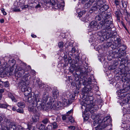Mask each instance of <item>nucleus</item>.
<instances>
[{
    "mask_svg": "<svg viewBox=\"0 0 130 130\" xmlns=\"http://www.w3.org/2000/svg\"><path fill=\"white\" fill-rule=\"evenodd\" d=\"M9 105L7 104H4L0 103V108H6Z\"/></svg>",
    "mask_w": 130,
    "mask_h": 130,
    "instance_id": "nucleus-34",
    "label": "nucleus"
},
{
    "mask_svg": "<svg viewBox=\"0 0 130 130\" xmlns=\"http://www.w3.org/2000/svg\"><path fill=\"white\" fill-rule=\"evenodd\" d=\"M121 39L120 38L117 39V42L118 44V46L120 47L121 46Z\"/></svg>",
    "mask_w": 130,
    "mask_h": 130,
    "instance_id": "nucleus-37",
    "label": "nucleus"
},
{
    "mask_svg": "<svg viewBox=\"0 0 130 130\" xmlns=\"http://www.w3.org/2000/svg\"><path fill=\"white\" fill-rule=\"evenodd\" d=\"M73 111L72 110H71L70 111H68V112H67V116H68V115L70 113H71L72 111Z\"/></svg>",
    "mask_w": 130,
    "mask_h": 130,
    "instance_id": "nucleus-56",
    "label": "nucleus"
},
{
    "mask_svg": "<svg viewBox=\"0 0 130 130\" xmlns=\"http://www.w3.org/2000/svg\"><path fill=\"white\" fill-rule=\"evenodd\" d=\"M87 98L81 103V105L82 106H84L86 107L89 104L92 102V100H93V98L91 95H87Z\"/></svg>",
    "mask_w": 130,
    "mask_h": 130,
    "instance_id": "nucleus-5",
    "label": "nucleus"
},
{
    "mask_svg": "<svg viewBox=\"0 0 130 130\" xmlns=\"http://www.w3.org/2000/svg\"><path fill=\"white\" fill-rule=\"evenodd\" d=\"M69 120L71 122L73 123L74 122V120L72 117H70L69 118Z\"/></svg>",
    "mask_w": 130,
    "mask_h": 130,
    "instance_id": "nucleus-46",
    "label": "nucleus"
},
{
    "mask_svg": "<svg viewBox=\"0 0 130 130\" xmlns=\"http://www.w3.org/2000/svg\"><path fill=\"white\" fill-rule=\"evenodd\" d=\"M68 128L72 130H74L75 129V127L74 126H71L68 127Z\"/></svg>",
    "mask_w": 130,
    "mask_h": 130,
    "instance_id": "nucleus-48",
    "label": "nucleus"
},
{
    "mask_svg": "<svg viewBox=\"0 0 130 130\" xmlns=\"http://www.w3.org/2000/svg\"><path fill=\"white\" fill-rule=\"evenodd\" d=\"M25 72L28 73L25 71L24 69L22 67L19 68L15 70V75L18 78L21 77Z\"/></svg>",
    "mask_w": 130,
    "mask_h": 130,
    "instance_id": "nucleus-6",
    "label": "nucleus"
},
{
    "mask_svg": "<svg viewBox=\"0 0 130 130\" xmlns=\"http://www.w3.org/2000/svg\"><path fill=\"white\" fill-rule=\"evenodd\" d=\"M79 59L78 57H76L75 58V60L76 62V64L77 63V62L79 61Z\"/></svg>",
    "mask_w": 130,
    "mask_h": 130,
    "instance_id": "nucleus-50",
    "label": "nucleus"
},
{
    "mask_svg": "<svg viewBox=\"0 0 130 130\" xmlns=\"http://www.w3.org/2000/svg\"><path fill=\"white\" fill-rule=\"evenodd\" d=\"M26 74L23 77V80L25 82H27L28 85L29 83L28 81L30 79V76L28 72L26 73Z\"/></svg>",
    "mask_w": 130,
    "mask_h": 130,
    "instance_id": "nucleus-12",
    "label": "nucleus"
},
{
    "mask_svg": "<svg viewBox=\"0 0 130 130\" xmlns=\"http://www.w3.org/2000/svg\"><path fill=\"white\" fill-rule=\"evenodd\" d=\"M4 82L0 80V85L1 86H3L4 84Z\"/></svg>",
    "mask_w": 130,
    "mask_h": 130,
    "instance_id": "nucleus-54",
    "label": "nucleus"
},
{
    "mask_svg": "<svg viewBox=\"0 0 130 130\" xmlns=\"http://www.w3.org/2000/svg\"><path fill=\"white\" fill-rule=\"evenodd\" d=\"M41 104L43 105L44 107V108L43 109L42 108V109L46 110L48 109H51V110L54 109L53 103L51 102H48L45 105V103L41 102Z\"/></svg>",
    "mask_w": 130,
    "mask_h": 130,
    "instance_id": "nucleus-8",
    "label": "nucleus"
},
{
    "mask_svg": "<svg viewBox=\"0 0 130 130\" xmlns=\"http://www.w3.org/2000/svg\"><path fill=\"white\" fill-rule=\"evenodd\" d=\"M4 86L5 87H8L9 86V83L8 81H6L4 82Z\"/></svg>",
    "mask_w": 130,
    "mask_h": 130,
    "instance_id": "nucleus-45",
    "label": "nucleus"
},
{
    "mask_svg": "<svg viewBox=\"0 0 130 130\" xmlns=\"http://www.w3.org/2000/svg\"><path fill=\"white\" fill-rule=\"evenodd\" d=\"M125 77L127 79H126V80H130V74L127 73L125 76Z\"/></svg>",
    "mask_w": 130,
    "mask_h": 130,
    "instance_id": "nucleus-39",
    "label": "nucleus"
},
{
    "mask_svg": "<svg viewBox=\"0 0 130 130\" xmlns=\"http://www.w3.org/2000/svg\"><path fill=\"white\" fill-rule=\"evenodd\" d=\"M93 0H91V1H89L88 3H86L85 5V9L90 7L91 6V4H93Z\"/></svg>",
    "mask_w": 130,
    "mask_h": 130,
    "instance_id": "nucleus-16",
    "label": "nucleus"
},
{
    "mask_svg": "<svg viewBox=\"0 0 130 130\" xmlns=\"http://www.w3.org/2000/svg\"><path fill=\"white\" fill-rule=\"evenodd\" d=\"M119 92L120 93L121 96L122 97L126 96V98L123 100V103L130 104V86L120 89L119 91Z\"/></svg>",
    "mask_w": 130,
    "mask_h": 130,
    "instance_id": "nucleus-3",
    "label": "nucleus"
},
{
    "mask_svg": "<svg viewBox=\"0 0 130 130\" xmlns=\"http://www.w3.org/2000/svg\"><path fill=\"white\" fill-rule=\"evenodd\" d=\"M0 22L2 23H3L4 22V20L3 19H1L0 20Z\"/></svg>",
    "mask_w": 130,
    "mask_h": 130,
    "instance_id": "nucleus-61",
    "label": "nucleus"
},
{
    "mask_svg": "<svg viewBox=\"0 0 130 130\" xmlns=\"http://www.w3.org/2000/svg\"><path fill=\"white\" fill-rule=\"evenodd\" d=\"M109 8V7L108 5H102L101 7V8L100 9H101L102 10L104 11L106 10Z\"/></svg>",
    "mask_w": 130,
    "mask_h": 130,
    "instance_id": "nucleus-26",
    "label": "nucleus"
},
{
    "mask_svg": "<svg viewBox=\"0 0 130 130\" xmlns=\"http://www.w3.org/2000/svg\"><path fill=\"white\" fill-rule=\"evenodd\" d=\"M93 4H94L99 8L100 7H101L102 6L103 2L102 0H98L96 2H95L94 0H93Z\"/></svg>",
    "mask_w": 130,
    "mask_h": 130,
    "instance_id": "nucleus-13",
    "label": "nucleus"
},
{
    "mask_svg": "<svg viewBox=\"0 0 130 130\" xmlns=\"http://www.w3.org/2000/svg\"><path fill=\"white\" fill-rule=\"evenodd\" d=\"M26 98L27 99V101L30 103L32 101L34 98V97L32 96L31 94H29L26 97Z\"/></svg>",
    "mask_w": 130,
    "mask_h": 130,
    "instance_id": "nucleus-17",
    "label": "nucleus"
},
{
    "mask_svg": "<svg viewBox=\"0 0 130 130\" xmlns=\"http://www.w3.org/2000/svg\"><path fill=\"white\" fill-rule=\"evenodd\" d=\"M114 55L113 56V55L112 56L115 58H117L118 57V53H114V54H113V55Z\"/></svg>",
    "mask_w": 130,
    "mask_h": 130,
    "instance_id": "nucleus-47",
    "label": "nucleus"
},
{
    "mask_svg": "<svg viewBox=\"0 0 130 130\" xmlns=\"http://www.w3.org/2000/svg\"><path fill=\"white\" fill-rule=\"evenodd\" d=\"M114 2L117 6L119 4V2L117 0H115Z\"/></svg>",
    "mask_w": 130,
    "mask_h": 130,
    "instance_id": "nucleus-49",
    "label": "nucleus"
},
{
    "mask_svg": "<svg viewBox=\"0 0 130 130\" xmlns=\"http://www.w3.org/2000/svg\"><path fill=\"white\" fill-rule=\"evenodd\" d=\"M19 129L18 127L16 126L14 122L10 123L9 126L5 128L6 130H19Z\"/></svg>",
    "mask_w": 130,
    "mask_h": 130,
    "instance_id": "nucleus-9",
    "label": "nucleus"
},
{
    "mask_svg": "<svg viewBox=\"0 0 130 130\" xmlns=\"http://www.w3.org/2000/svg\"><path fill=\"white\" fill-rule=\"evenodd\" d=\"M74 99V98L72 95H70L69 99H68V100L69 103H72Z\"/></svg>",
    "mask_w": 130,
    "mask_h": 130,
    "instance_id": "nucleus-28",
    "label": "nucleus"
},
{
    "mask_svg": "<svg viewBox=\"0 0 130 130\" xmlns=\"http://www.w3.org/2000/svg\"><path fill=\"white\" fill-rule=\"evenodd\" d=\"M94 105L92 104L91 102V103L89 104L86 107L91 109L94 108Z\"/></svg>",
    "mask_w": 130,
    "mask_h": 130,
    "instance_id": "nucleus-35",
    "label": "nucleus"
},
{
    "mask_svg": "<svg viewBox=\"0 0 130 130\" xmlns=\"http://www.w3.org/2000/svg\"><path fill=\"white\" fill-rule=\"evenodd\" d=\"M13 11L14 12H19L20 11V9H19L14 8L13 9Z\"/></svg>",
    "mask_w": 130,
    "mask_h": 130,
    "instance_id": "nucleus-51",
    "label": "nucleus"
},
{
    "mask_svg": "<svg viewBox=\"0 0 130 130\" xmlns=\"http://www.w3.org/2000/svg\"><path fill=\"white\" fill-rule=\"evenodd\" d=\"M53 7H54L56 9H58L60 8V5H58L57 3H56L54 5Z\"/></svg>",
    "mask_w": 130,
    "mask_h": 130,
    "instance_id": "nucleus-33",
    "label": "nucleus"
},
{
    "mask_svg": "<svg viewBox=\"0 0 130 130\" xmlns=\"http://www.w3.org/2000/svg\"><path fill=\"white\" fill-rule=\"evenodd\" d=\"M63 104L65 105H67L68 104V101L66 99H64L63 100Z\"/></svg>",
    "mask_w": 130,
    "mask_h": 130,
    "instance_id": "nucleus-43",
    "label": "nucleus"
},
{
    "mask_svg": "<svg viewBox=\"0 0 130 130\" xmlns=\"http://www.w3.org/2000/svg\"><path fill=\"white\" fill-rule=\"evenodd\" d=\"M48 95V93L47 92L43 93L42 96V99L44 101L43 103H45L47 101L49 98Z\"/></svg>",
    "mask_w": 130,
    "mask_h": 130,
    "instance_id": "nucleus-14",
    "label": "nucleus"
},
{
    "mask_svg": "<svg viewBox=\"0 0 130 130\" xmlns=\"http://www.w3.org/2000/svg\"><path fill=\"white\" fill-rule=\"evenodd\" d=\"M63 43L62 42H60L59 43L58 46L60 48H62L63 46Z\"/></svg>",
    "mask_w": 130,
    "mask_h": 130,
    "instance_id": "nucleus-38",
    "label": "nucleus"
},
{
    "mask_svg": "<svg viewBox=\"0 0 130 130\" xmlns=\"http://www.w3.org/2000/svg\"><path fill=\"white\" fill-rule=\"evenodd\" d=\"M4 119H5V116L3 115L0 116V123Z\"/></svg>",
    "mask_w": 130,
    "mask_h": 130,
    "instance_id": "nucleus-41",
    "label": "nucleus"
},
{
    "mask_svg": "<svg viewBox=\"0 0 130 130\" xmlns=\"http://www.w3.org/2000/svg\"><path fill=\"white\" fill-rule=\"evenodd\" d=\"M98 25L96 21H92L90 24L89 28L91 30H96L98 29H100V28H98Z\"/></svg>",
    "mask_w": 130,
    "mask_h": 130,
    "instance_id": "nucleus-10",
    "label": "nucleus"
},
{
    "mask_svg": "<svg viewBox=\"0 0 130 130\" xmlns=\"http://www.w3.org/2000/svg\"><path fill=\"white\" fill-rule=\"evenodd\" d=\"M67 117L65 115H63L62 116V119L63 120H66Z\"/></svg>",
    "mask_w": 130,
    "mask_h": 130,
    "instance_id": "nucleus-53",
    "label": "nucleus"
},
{
    "mask_svg": "<svg viewBox=\"0 0 130 130\" xmlns=\"http://www.w3.org/2000/svg\"><path fill=\"white\" fill-rule=\"evenodd\" d=\"M5 119V122L6 123H9V124H8V125H7V126H5V127L4 128V130H6L5 129V128L7 126H9V125H10V123H11V122H14L15 123H15H14V122H10L9 123V122H10V120H9V119H6V117L5 116V119ZM15 125L16 126V125H15Z\"/></svg>",
    "mask_w": 130,
    "mask_h": 130,
    "instance_id": "nucleus-30",
    "label": "nucleus"
},
{
    "mask_svg": "<svg viewBox=\"0 0 130 130\" xmlns=\"http://www.w3.org/2000/svg\"><path fill=\"white\" fill-rule=\"evenodd\" d=\"M52 125L53 126V129H55L57 128V123L56 122H54L52 123Z\"/></svg>",
    "mask_w": 130,
    "mask_h": 130,
    "instance_id": "nucleus-40",
    "label": "nucleus"
},
{
    "mask_svg": "<svg viewBox=\"0 0 130 130\" xmlns=\"http://www.w3.org/2000/svg\"><path fill=\"white\" fill-rule=\"evenodd\" d=\"M32 119L33 123L36 122L38 121L39 117L38 116L34 115L32 117Z\"/></svg>",
    "mask_w": 130,
    "mask_h": 130,
    "instance_id": "nucleus-23",
    "label": "nucleus"
},
{
    "mask_svg": "<svg viewBox=\"0 0 130 130\" xmlns=\"http://www.w3.org/2000/svg\"><path fill=\"white\" fill-rule=\"evenodd\" d=\"M18 105L19 107L23 108L25 106V104L22 102H20L18 103Z\"/></svg>",
    "mask_w": 130,
    "mask_h": 130,
    "instance_id": "nucleus-27",
    "label": "nucleus"
},
{
    "mask_svg": "<svg viewBox=\"0 0 130 130\" xmlns=\"http://www.w3.org/2000/svg\"><path fill=\"white\" fill-rule=\"evenodd\" d=\"M45 129L46 130H53L52 126L51 125H48Z\"/></svg>",
    "mask_w": 130,
    "mask_h": 130,
    "instance_id": "nucleus-31",
    "label": "nucleus"
},
{
    "mask_svg": "<svg viewBox=\"0 0 130 130\" xmlns=\"http://www.w3.org/2000/svg\"><path fill=\"white\" fill-rule=\"evenodd\" d=\"M124 61H125L123 60L121 62V64H122V65H121L119 67V68H121L120 67H121V66H123V67L124 66L125 68V71H127V73L130 74V63H128L127 64V66H125L124 65V63L123 62Z\"/></svg>",
    "mask_w": 130,
    "mask_h": 130,
    "instance_id": "nucleus-11",
    "label": "nucleus"
},
{
    "mask_svg": "<svg viewBox=\"0 0 130 130\" xmlns=\"http://www.w3.org/2000/svg\"><path fill=\"white\" fill-rule=\"evenodd\" d=\"M8 96L11 99L12 101H14V102H15L16 101V100L11 93H8Z\"/></svg>",
    "mask_w": 130,
    "mask_h": 130,
    "instance_id": "nucleus-25",
    "label": "nucleus"
},
{
    "mask_svg": "<svg viewBox=\"0 0 130 130\" xmlns=\"http://www.w3.org/2000/svg\"><path fill=\"white\" fill-rule=\"evenodd\" d=\"M120 16L117 17V20L118 21V22H120Z\"/></svg>",
    "mask_w": 130,
    "mask_h": 130,
    "instance_id": "nucleus-60",
    "label": "nucleus"
},
{
    "mask_svg": "<svg viewBox=\"0 0 130 130\" xmlns=\"http://www.w3.org/2000/svg\"><path fill=\"white\" fill-rule=\"evenodd\" d=\"M73 53H74L75 52V47H73L72 48L71 50Z\"/></svg>",
    "mask_w": 130,
    "mask_h": 130,
    "instance_id": "nucleus-52",
    "label": "nucleus"
},
{
    "mask_svg": "<svg viewBox=\"0 0 130 130\" xmlns=\"http://www.w3.org/2000/svg\"><path fill=\"white\" fill-rule=\"evenodd\" d=\"M53 105L54 109L56 107H58V106H61V102L60 101H58L57 102H53Z\"/></svg>",
    "mask_w": 130,
    "mask_h": 130,
    "instance_id": "nucleus-21",
    "label": "nucleus"
},
{
    "mask_svg": "<svg viewBox=\"0 0 130 130\" xmlns=\"http://www.w3.org/2000/svg\"><path fill=\"white\" fill-rule=\"evenodd\" d=\"M41 122L44 124L46 125L48 123H50V121L48 119L45 118L43 119Z\"/></svg>",
    "mask_w": 130,
    "mask_h": 130,
    "instance_id": "nucleus-24",
    "label": "nucleus"
},
{
    "mask_svg": "<svg viewBox=\"0 0 130 130\" xmlns=\"http://www.w3.org/2000/svg\"><path fill=\"white\" fill-rule=\"evenodd\" d=\"M46 4H50L52 6H53L56 3V2L54 0H46Z\"/></svg>",
    "mask_w": 130,
    "mask_h": 130,
    "instance_id": "nucleus-20",
    "label": "nucleus"
},
{
    "mask_svg": "<svg viewBox=\"0 0 130 130\" xmlns=\"http://www.w3.org/2000/svg\"><path fill=\"white\" fill-rule=\"evenodd\" d=\"M95 127V130H102L100 129H99V128H98V127Z\"/></svg>",
    "mask_w": 130,
    "mask_h": 130,
    "instance_id": "nucleus-64",
    "label": "nucleus"
},
{
    "mask_svg": "<svg viewBox=\"0 0 130 130\" xmlns=\"http://www.w3.org/2000/svg\"><path fill=\"white\" fill-rule=\"evenodd\" d=\"M17 111L18 112L23 113V110L22 109H18L17 110Z\"/></svg>",
    "mask_w": 130,
    "mask_h": 130,
    "instance_id": "nucleus-42",
    "label": "nucleus"
},
{
    "mask_svg": "<svg viewBox=\"0 0 130 130\" xmlns=\"http://www.w3.org/2000/svg\"><path fill=\"white\" fill-rule=\"evenodd\" d=\"M110 15L106 13H102L96 16L95 19L96 21L101 20L98 25V28H101L102 30L98 32V35L101 37L104 36L106 38L107 36L111 32V29L113 27L112 22L108 20Z\"/></svg>",
    "mask_w": 130,
    "mask_h": 130,
    "instance_id": "nucleus-1",
    "label": "nucleus"
},
{
    "mask_svg": "<svg viewBox=\"0 0 130 130\" xmlns=\"http://www.w3.org/2000/svg\"><path fill=\"white\" fill-rule=\"evenodd\" d=\"M31 37H32V38H35V37H36V35H35L33 34H32L31 35Z\"/></svg>",
    "mask_w": 130,
    "mask_h": 130,
    "instance_id": "nucleus-62",
    "label": "nucleus"
},
{
    "mask_svg": "<svg viewBox=\"0 0 130 130\" xmlns=\"http://www.w3.org/2000/svg\"><path fill=\"white\" fill-rule=\"evenodd\" d=\"M115 13L116 17L120 16L121 15V12L118 10L116 11L115 12Z\"/></svg>",
    "mask_w": 130,
    "mask_h": 130,
    "instance_id": "nucleus-36",
    "label": "nucleus"
},
{
    "mask_svg": "<svg viewBox=\"0 0 130 130\" xmlns=\"http://www.w3.org/2000/svg\"><path fill=\"white\" fill-rule=\"evenodd\" d=\"M82 3L84 4L85 3L87 2V1L86 0H82Z\"/></svg>",
    "mask_w": 130,
    "mask_h": 130,
    "instance_id": "nucleus-57",
    "label": "nucleus"
},
{
    "mask_svg": "<svg viewBox=\"0 0 130 130\" xmlns=\"http://www.w3.org/2000/svg\"><path fill=\"white\" fill-rule=\"evenodd\" d=\"M100 124L96 127H98L99 129L102 130L106 127L108 125H109L111 122V119L109 116H107L104 118L101 121V118L100 117Z\"/></svg>",
    "mask_w": 130,
    "mask_h": 130,
    "instance_id": "nucleus-4",
    "label": "nucleus"
},
{
    "mask_svg": "<svg viewBox=\"0 0 130 130\" xmlns=\"http://www.w3.org/2000/svg\"><path fill=\"white\" fill-rule=\"evenodd\" d=\"M28 7V5H25L22 8V9H24L25 8H27Z\"/></svg>",
    "mask_w": 130,
    "mask_h": 130,
    "instance_id": "nucleus-59",
    "label": "nucleus"
},
{
    "mask_svg": "<svg viewBox=\"0 0 130 130\" xmlns=\"http://www.w3.org/2000/svg\"><path fill=\"white\" fill-rule=\"evenodd\" d=\"M4 89H0V93L2 94L4 92Z\"/></svg>",
    "mask_w": 130,
    "mask_h": 130,
    "instance_id": "nucleus-55",
    "label": "nucleus"
},
{
    "mask_svg": "<svg viewBox=\"0 0 130 130\" xmlns=\"http://www.w3.org/2000/svg\"><path fill=\"white\" fill-rule=\"evenodd\" d=\"M91 118L93 120H94V121L92 125L93 126H96L100 122V118L99 115H96L94 113H93L91 115Z\"/></svg>",
    "mask_w": 130,
    "mask_h": 130,
    "instance_id": "nucleus-7",
    "label": "nucleus"
},
{
    "mask_svg": "<svg viewBox=\"0 0 130 130\" xmlns=\"http://www.w3.org/2000/svg\"><path fill=\"white\" fill-rule=\"evenodd\" d=\"M41 99L38 94H35L34 101L32 103V105H30L28 107V110L29 111L35 113L37 112L36 107L40 110L42 108L43 109L44 107L43 105L41 104Z\"/></svg>",
    "mask_w": 130,
    "mask_h": 130,
    "instance_id": "nucleus-2",
    "label": "nucleus"
},
{
    "mask_svg": "<svg viewBox=\"0 0 130 130\" xmlns=\"http://www.w3.org/2000/svg\"><path fill=\"white\" fill-rule=\"evenodd\" d=\"M39 127L38 128L40 130H43L44 129L45 127V125H44L42 124H39Z\"/></svg>",
    "mask_w": 130,
    "mask_h": 130,
    "instance_id": "nucleus-32",
    "label": "nucleus"
},
{
    "mask_svg": "<svg viewBox=\"0 0 130 130\" xmlns=\"http://www.w3.org/2000/svg\"><path fill=\"white\" fill-rule=\"evenodd\" d=\"M121 47V49H122V50L123 51L125 50L126 48V46L124 45H122L120 46Z\"/></svg>",
    "mask_w": 130,
    "mask_h": 130,
    "instance_id": "nucleus-44",
    "label": "nucleus"
},
{
    "mask_svg": "<svg viewBox=\"0 0 130 130\" xmlns=\"http://www.w3.org/2000/svg\"><path fill=\"white\" fill-rule=\"evenodd\" d=\"M53 95L54 97L56 98H57L58 96L59 95V91L57 89L55 90L53 92Z\"/></svg>",
    "mask_w": 130,
    "mask_h": 130,
    "instance_id": "nucleus-22",
    "label": "nucleus"
},
{
    "mask_svg": "<svg viewBox=\"0 0 130 130\" xmlns=\"http://www.w3.org/2000/svg\"><path fill=\"white\" fill-rule=\"evenodd\" d=\"M118 64V63L117 62H116L113 65L109 66L108 67V69L110 70H113L116 68Z\"/></svg>",
    "mask_w": 130,
    "mask_h": 130,
    "instance_id": "nucleus-18",
    "label": "nucleus"
},
{
    "mask_svg": "<svg viewBox=\"0 0 130 130\" xmlns=\"http://www.w3.org/2000/svg\"><path fill=\"white\" fill-rule=\"evenodd\" d=\"M40 7V5L39 4L37 5L35 7L36 8H38Z\"/></svg>",
    "mask_w": 130,
    "mask_h": 130,
    "instance_id": "nucleus-63",
    "label": "nucleus"
},
{
    "mask_svg": "<svg viewBox=\"0 0 130 130\" xmlns=\"http://www.w3.org/2000/svg\"><path fill=\"white\" fill-rule=\"evenodd\" d=\"M22 89H23L24 90V94H25V93L26 94V92H28L27 93L28 94H29L31 91V88H26L25 87H24V86H22Z\"/></svg>",
    "mask_w": 130,
    "mask_h": 130,
    "instance_id": "nucleus-19",
    "label": "nucleus"
},
{
    "mask_svg": "<svg viewBox=\"0 0 130 130\" xmlns=\"http://www.w3.org/2000/svg\"><path fill=\"white\" fill-rule=\"evenodd\" d=\"M68 43V42H67L65 44V46L66 47H68L70 45H68L67 44Z\"/></svg>",
    "mask_w": 130,
    "mask_h": 130,
    "instance_id": "nucleus-58",
    "label": "nucleus"
},
{
    "mask_svg": "<svg viewBox=\"0 0 130 130\" xmlns=\"http://www.w3.org/2000/svg\"><path fill=\"white\" fill-rule=\"evenodd\" d=\"M93 6L91 8V10L92 11L97 10L99 8L98 6H97L95 4H93Z\"/></svg>",
    "mask_w": 130,
    "mask_h": 130,
    "instance_id": "nucleus-29",
    "label": "nucleus"
},
{
    "mask_svg": "<svg viewBox=\"0 0 130 130\" xmlns=\"http://www.w3.org/2000/svg\"><path fill=\"white\" fill-rule=\"evenodd\" d=\"M90 89L87 87H85L82 89V92L83 94H84V95H85L86 94L88 95V94L90 92ZM87 95L88 96V95Z\"/></svg>",
    "mask_w": 130,
    "mask_h": 130,
    "instance_id": "nucleus-15",
    "label": "nucleus"
}]
</instances>
